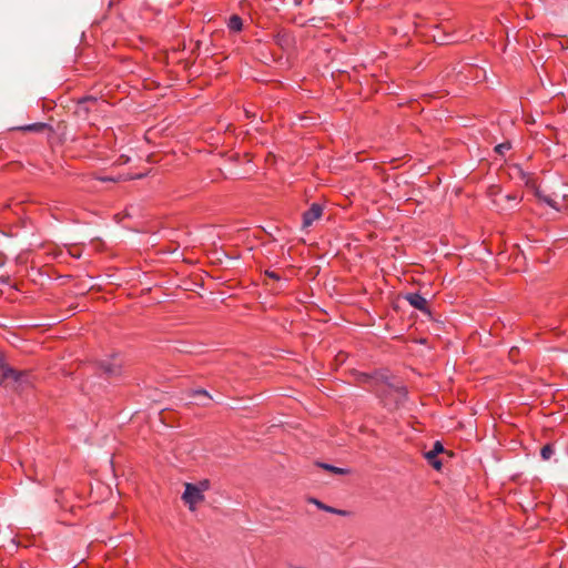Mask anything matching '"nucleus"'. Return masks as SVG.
<instances>
[{
	"label": "nucleus",
	"mask_w": 568,
	"mask_h": 568,
	"mask_svg": "<svg viewBox=\"0 0 568 568\" xmlns=\"http://www.w3.org/2000/svg\"><path fill=\"white\" fill-rule=\"evenodd\" d=\"M30 384L31 377L27 371L14 369L0 358V385L10 386L13 389L19 390Z\"/></svg>",
	"instance_id": "1"
},
{
	"label": "nucleus",
	"mask_w": 568,
	"mask_h": 568,
	"mask_svg": "<svg viewBox=\"0 0 568 568\" xmlns=\"http://www.w3.org/2000/svg\"><path fill=\"white\" fill-rule=\"evenodd\" d=\"M521 197H519L515 193L505 194L503 192H496L493 196V204L499 211H509L513 210L520 202Z\"/></svg>",
	"instance_id": "2"
},
{
	"label": "nucleus",
	"mask_w": 568,
	"mask_h": 568,
	"mask_svg": "<svg viewBox=\"0 0 568 568\" xmlns=\"http://www.w3.org/2000/svg\"><path fill=\"white\" fill-rule=\"evenodd\" d=\"M182 499L189 506L190 510H194L195 505L204 499L203 488L194 484L186 483Z\"/></svg>",
	"instance_id": "3"
},
{
	"label": "nucleus",
	"mask_w": 568,
	"mask_h": 568,
	"mask_svg": "<svg viewBox=\"0 0 568 568\" xmlns=\"http://www.w3.org/2000/svg\"><path fill=\"white\" fill-rule=\"evenodd\" d=\"M322 213H323V207L317 203H313L311 205V207L303 214V226L304 227L311 226L314 221H316L321 217Z\"/></svg>",
	"instance_id": "4"
},
{
	"label": "nucleus",
	"mask_w": 568,
	"mask_h": 568,
	"mask_svg": "<svg viewBox=\"0 0 568 568\" xmlns=\"http://www.w3.org/2000/svg\"><path fill=\"white\" fill-rule=\"evenodd\" d=\"M405 300L416 310H419L424 313H429L427 307V301L419 293H408L405 295Z\"/></svg>",
	"instance_id": "5"
},
{
	"label": "nucleus",
	"mask_w": 568,
	"mask_h": 568,
	"mask_svg": "<svg viewBox=\"0 0 568 568\" xmlns=\"http://www.w3.org/2000/svg\"><path fill=\"white\" fill-rule=\"evenodd\" d=\"M99 365H100V368L103 371V373L109 377L116 376L120 374L121 363L118 362L116 359H113L112 362L102 361V362H100Z\"/></svg>",
	"instance_id": "6"
},
{
	"label": "nucleus",
	"mask_w": 568,
	"mask_h": 568,
	"mask_svg": "<svg viewBox=\"0 0 568 568\" xmlns=\"http://www.w3.org/2000/svg\"><path fill=\"white\" fill-rule=\"evenodd\" d=\"M189 396L194 398V404L201 406H207L212 396L205 389H192L189 390Z\"/></svg>",
	"instance_id": "7"
},
{
	"label": "nucleus",
	"mask_w": 568,
	"mask_h": 568,
	"mask_svg": "<svg viewBox=\"0 0 568 568\" xmlns=\"http://www.w3.org/2000/svg\"><path fill=\"white\" fill-rule=\"evenodd\" d=\"M227 27L231 31L237 32L242 30L243 27V20L237 14H233L230 17Z\"/></svg>",
	"instance_id": "8"
},
{
	"label": "nucleus",
	"mask_w": 568,
	"mask_h": 568,
	"mask_svg": "<svg viewBox=\"0 0 568 568\" xmlns=\"http://www.w3.org/2000/svg\"><path fill=\"white\" fill-rule=\"evenodd\" d=\"M310 501L315 504L320 509H322L324 511H327V513H331V514H338V515H344L345 514V511L338 510V509L333 508V507L327 506V505H324L322 501H320L317 499L312 498Z\"/></svg>",
	"instance_id": "9"
},
{
	"label": "nucleus",
	"mask_w": 568,
	"mask_h": 568,
	"mask_svg": "<svg viewBox=\"0 0 568 568\" xmlns=\"http://www.w3.org/2000/svg\"><path fill=\"white\" fill-rule=\"evenodd\" d=\"M443 450H444L443 445H442L439 442H436V443L434 444V448H433L430 452L426 453V455H425V456H426V458H427L429 462H432V459H434V458L436 457V455H437L438 453L443 452Z\"/></svg>",
	"instance_id": "10"
},
{
	"label": "nucleus",
	"mask_w": 568,
	"mask_h": 568,
	"mask_svg": "<svg viewBox=\"0 0 568 568\" xmlns=\"http://www.w3.org/2000/svg\"><path fill=\"white\" fill-rule=\"evenodd\" d=\"M554 455V448L550 444L545 445L540 450V456L544 460L550 459Z\"/></svg>",
	"instance_id": "11"
},
{
	"label": "nucleus",
	"mask_w": 568,
	"mask_h": 568,
	"mask_svg": "<svg viewBox=\"0 0 568 568\" xmlns=\"http://www.w3.org/2000/svg\"><path fill=\"white\" fill-rule=\"evenodd\" d=\"M321 466L324 468V469H327L332 473H335V474H338V475H344V474H347L348 470L347 469H344V468H339V467H335L333 465H328V464H321Z\"/></svg>",
	"instance_id": "12"
},
{
	"label": "nucleus",
	"mask_w": 568,
	"mask_h": 568,
	"mask_svg": "<svg viewBox=\"0 0 568 568\" xmlns=\"http://www.w3.org/2000/svg\"><path fill=\"white\" fill-rule=\"evenodd\" d=\"M536 195L549 206L557 209V202L554 201L550 196L542 195L539 191L536 192Z\"/></svg>",
	"instance_id": "13"
},
{
	"label": "nucleus",
	"mask_w": 568,
	"mask_h": 568,
	"mask_svg": "<svg viewBox=\"0 0 568 568\" xmlns=\"http://www.w3.org/2000/svg\"><path fill=\"white\" fill-rule=\"evenodd\" d=\"M510 149V144L508 142H505V143H500L498 145L495 146V151L498 153V154H504L506 151H508Z\"/></svg>",
	"instance_id": "14"
},
{
	"label": "nucleus",
	"mask_w": 568,
	"mask_h": 568,
	"mask_svg": "<svg viewBox=\"0 0 568 568\" xmlns=\"http://www.w3.org/2000/svg\"><path fill=\"white\" fill-rule=\"evenodd\" d=\"M44 128V124L43 123H34V124H31V125H28L26 128H23L24 130H28V131H40Z\"/></svg>",
	"instance_id": "15"
},
{
	"label": "nucleus",
	"mask_w": 568,
	"mask_h": 568,
	"mask_svg": "<svg viewBox=\"0 0 568 568\" xmlns=\"http://www.w3.org/2000/svg\"><path fill=\"white\" fill-rule=\"evenodd\" d=\"M265 275L275 281H281V276L274 271H265Z\"/></svg>",
	"instance_id": "16"
},
{
	"label": "nucleus",
	"mask_w": 568,
	"mask_h": 568,
	"mask_svg": "<svg viewBox=\"0 0 568 568\" xmlns=\"http://www.w3.org/2000/svg\"><path fill=\"white\" fill-rule=\"evenodd\" d=\"M199 487L203 488V491L206 490L209 488V483L206 480L200 483V485H197Z\"/></svg>",
	"instance_id": "17"
},
{
	"label": "nucleus",
	"mask_w": 568,
	"mask_h": 568,
	"mask_svg": "<svg viewBox=\"0 0 568 568\" xmlns=\"http://www.w3.org/2000/svg\"><path fill=\"white\" fill-rule=\"evenodd\" d=\"M430 463H432V465H433L435 468H437V469H438V468H440V466H442L440 462H438V460H433V459H432V462H430Z\"/></svg>",
	"instance_id": "18"
},
{
	"label": "nucleus",
	"mask_w": 568,
	"mask_h": 568,
	"mask_svg": "<svg viewBox=\"0 0 568 568\" xmlns=\"http://www.w3.org/2000/svg\"><path fill=\"white\" fill-rule=\"evenodd\" d=\"M85 102H95V99L88 98V99L83 100L81 103H85Z\"/></svg>",
	"instance_id": "19"
},
{
	"label": "nucleus",
	"mask_w": 568,
	"mask_h": 568,
	"mask_svg": "<svg viewBox=\"0 0 568 568\" xmlns=\"http://www.w3.org/2000/svg\"><path fill=\"white\" fill-rule=\"evenodd\" d=\"M103 181H114V180L110 179V178H106V179H103Z\"/></svg>",
	"instance_id": "20"
}]
</instances>
